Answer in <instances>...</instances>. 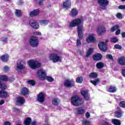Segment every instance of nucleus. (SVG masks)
Wrapping results in <instances>:
<instances>
[{"mask_svg": "<svg viewBox=\"0 0 125 125\" xmlns=\"http://www.w3.org/2000/svg\"><path fill=\"white\" fill-rule=\"evenodd\" d=\"M122 38H125V32H123V33H122Z\"/></svg>", "mask_w": 125, "mask_h": 125, "instance_id": "nucleus-63", "label": "nucleus"}, {"mask_svg": "<svg viewBox=\"0 0 125 125\" xmlns=\"http://www.w3.org/2000/svg\"><path fill=\"white\" fill-rule=\"evenodd\" d=\"M27 64L30 68H32V60H29L27 61Z\"/></svg>", "mask_w": 125, "mask_h": 125, "instance_id": "nucleus-47", "label": "nucleus"}, {"mask_svg": "<svg viewBox=\"0 0 125 125\" xmlns=\"http://www.w3.org/2000/svg\"><path fill=\"white\" fill-rule=\"evenodd\" d=\"M98 3L101 5V9L106 10L107 6L109 4V1L108 0H98Z\"/></svg>", "mask_w": 125, "mask_h": 125, "instance_id": "nucleus-5", "label": "nucleus"}, {"mask_svg": "<svg viewBox=\"0 0 125 125\" xmlns=\"http://www.w3.org/2000/svg\"><path fill=\"white\" fill-rule=\"evenodd\" d=\"M27 83H28V84H30V85H32V80H28L27 81Z\"/></svg>", "mask_w": 125, "mask_h": 125, "instance_id": "nucleus-58", "label": "nucleus"}, {"mask_svg": "<svg viewBox=\"0 0 125 125\" xmlns=\"http://www.w3.org/2000/svg\"><path fill=\"white\" fill-rule=\"evenodd\" d=\"M7 76L4 75L0 76V88L1 89H6L7 88V86L4 83H3V81H7Z\"/></svg>", "mask_w": 125, "mask_h": 125, "instance_id": "nucleus-6", "label": "nucleus"}, {"mask_svg": "<svg viewBox=\"0 0 125 125\" xmlns=\"http://www.w3.org/2000/svg\"><path fill=\"white\" fill-rule=\"evenodd\" d=\"M86 42L87 43H90L91 42H96V38H95V34H92L88 35L86 39Z\"/></svg>", "mask_w": 125, "mask_h": 125, "instance_id": "nucleus-10", "label": "nucleus"}, {"mask_svg": "<svg viewBox=\"0 0 125 125\" xmlns=\"http://www.w3.org/2000/svg\"><path fill=\"white\" fill-rule=\"evenodd\" d=\"M98 47L101 51L105 52L107 50V47H106V42H101L98 44Z\"/></svg>", "mask_w": 125, "mask_h": 125, "instance_id": "nucleus-14", "label": "nucleus"}, {"mask_svg": "<svg viewBox=\"0 0 125 125\" xmlns=\"http://www.w3.org/2000/svg\"><path fill=\"white\" fill-rule=\"evenodd\" d=\"M85 117L87 119H89V118H90V114H89V112H86L85 114Z\"/></svg>", "mask_w": 125, "mask_h": 125, "instance_id": "nucleus-55", "label": "nucleus"}, {"mask_svg": "<svg viewBox=\"0 0 125 125\" xmlns=\"http://www.w3.org/2000/svg\"><path fill=\"white\" fill-rule=\"evenodd\" d=\"M7 96V93L4 91V89H2V90L0 91V97H2V98H5Z\"/></svg>", "mask_w": 125, "mask_h": 125, "instance_id": "nucleus-29", "label": "nucleus"}, {"mask_svg": "<svg viewBox=\"0 0 125 125\" xmlns=\"http://www.w3.org/2000/svg\"><path fill=\"white\" fill-rule=\"evenodd\" d=\"M15 14L17 17H21V11L20 10H16Z\"/></svg>", "mask_w": 125, "mask_h": 125, "instance_id": "nucleus-39", "label": "nucleus"}, {"mask_svg": "<svg viewBox=\"0 0 125 125\" xmlns=\"http://www.w3.org/2000/svg\"><path fill=\"white\" fill-rule=\"evenodd\" d=\"M4 104V100H1L0 101V105H2V104Z\"/></svg>", "mask_w": 125, "mask_h": 125, "instance_id": "nucleus-61", "label": "nucleus"}, {"mask_svg": "<svg viewBox=\"0 0 125 125\" xmlns=\"http://www.w3.org/2000/svg\"><path fill=\"white\" fill-rule=\"evenodd\" d=\"M2 42H7V38L6 37H2L1 39Z\"/></svg>", "mask_w": 125, "mask_h": 125, "instance_id": "nucleus-51", "label": "nucleus"}, {"mask_svg": "<svg viewBox=\"0 0 125 125\" xmlns=\"http://www.w3.org/2000/svg\"><path fill=\"white\" fill-rule=\"evenodd\" d=\"M31 121H32V119L31 118H27L24 121V125H29L30 124H31Z\"/></svg>", "mask_w": 125, "mask_h": 125, "instance_id": "nucleus-38", "label": "nucleus"}, {"mask_svg": "<svg viewBox=\"0 0 125 125\" xmlns=\"http://www.w3.org/2000/svg\"><path fill=\"white\" fill-rule=\"evenodd\" d=\"M36 100L39 103H43L45 100V94L43 92H40L37 95Z\"/></svg>", "mask_w": 125, "mask_h": 125, "instance_id": "nucleus-9", "label": "nucleus"}, {"mask_svg": "<svg viewBox=\"0 0 125 125\" xmlns=\"http://www.w3.org/2000/svg\"><path fill=\"white\" fill-rule=\"evenodd\" d=\"M40 43L39 38L36 36H32V47H38Z\"/></svg>", "mask_w": 125, "mask_h": 125, "instance_id": "nucleus-11", "label": "nucleus"}, {"mask_svg": "<svg viewBox=\"0 0 125 125\" xmlns=\"http://www.w3.org/2000/svg\"><path fill=\"white\" fill-rule=\"evenodd\" d=\"M29 93V90L26 87L21 88V94L22 95H27Z\"/></svg>", "mask_w": 125, "mask_h": 125, "instance_id": "nucleus-32", "label": "nucleus"}, {"mask_svg": "<svg viewBox=\"0 0 125 125\" xmlns=\"http://www.w3.org/2000/svg\"><path fill=\"white\" fill-rule=\"evenodd\" d=\"M48 21L45 20L40 21V22L41 24H44V25H47V24H48Z\"/></svg>", "mask_w": 125, "mask_h": 125, "instance_id": "nucleus-42", "label": "nucleus"}, {"mask_svg": "<svg viewBox=\"0 0 125 125\" xmlns=\"http://www.w3.org/2000/svg\"><path fill=\"white\" fill-rule=\"evenodd\" d=\"M62 7L66 10H69V8H71V0H65V1H63Z\"/></svg>", "mask_w": 125, "mask_h": 125, "instance_id": "nucleus-13", "label": "nucleus"}, {"mask_svg": "<svg viewBox=\"0 0 125 125\" xmlns=\"http://www.w3.org/2000/svg\"><path fill=\"white\" fill-rule=\"evenodd\" d=\"M93 52V48H89L88 51L86 53L85 56L87 58H88L90 55Z\"/></svg>", "mask_w": 125, "mask_h": 125, "instance_id": "nucleus-31", "label": "nucleus"}, {"mask_svg": "<svg viewBox=\"0 0 125 125\" xmlns=\"http://www.w3.org/2000/svg\"><path fill=\"white\" fill-rule=\"evenodd\" d=\"M45 0H40L39 4V5H43V1H45Z\"/></svg>", "mask_w": 125, "mask_h": 125, "instance_id": "nucleus-52", "label": "nucleus"}, {"mask_svg": "<svg viewBox=\"0 0 125 125\" xmlns=\"http://www.w3.org/2000/svg\"><path fill=\"white\" fill-rule=\"evenodd\" d=\"M36 84V82L34 80H32V86H34Z\"/></svg>", "mask_w": 125, "mask_h": 125, "instance_id": "nucleus-56", "label": "nucleus"}, {"mask_svg": "<svg viewBox=\"0 0 125 125\" xmlns=\"http://www.w3.org/2000/svg\"><path fill=\"white\" fill-rule=\"evenodd\" d=\"M8 70H9V67H8V66H5L4 67V72H7V71H8Z\"/></svg>", "mask_w": 125, "mask_h": 125, "instance_id": "nucleus-53", "label": "nucleus"}, {"mask_svg": "<svg viewBox=\"0 0 125 125\" xmlns=\"http://www.w3.org/2000/svg\"><path fill=\"white\" fill-rule=\"evenodd\" d=\"M97 69H100L104 68V63L102 62H100L96 64Z\"/></svg>", "mask_w": 125, "mask_h": 125, "instance_id": "nucleus-25", "label": "nucleus"}, {"mask_svg": "<svg viewBox=\"0 0 125 125\" xmlns=\"http://www.w3.org/2000/svg\"><path fill=\"white\" fill-rule=\"evenodd\" d=\"M119 40L117 38H112L110 39V42H113V43H116L118 42Z\"/></svg>", "mask_w": 125, "mask_h": 125, "instance_id": "nucleus-40", "label": "nucleus"}, {"mask_svg": "<svg viewBox=\"0 0 125 125\" xmlns=\"http://www.w3.org/2000/svg\"><path fill=\"white\" fill-rule=\"evenodd\" d=\"M103 56L101 53H97L96 54L93 55V59L94 61H100L102 60Z\"/></svg>", "mask_w": 125, "mask_h": 125, "instance_id": "nucleus-19", "label": "nucleus"}, {"mask_svg": "<svg viewBox=\"0 0 125 125\" xmlns=\"http://www.w3.org/2000/svg\"><path fill=\"white\" fill-rule=\"evenodd\" d=\"M118 29H120V25L115 24L110 28V32L113 33L115 31H117Z\"/></svg>", "mask_w": 125, "mask_h": 125, "instance_id": "nucleus-30", "label": "nucleus"}, {"mask_svg": "<svg viewBox=\"0 0 125 125\" xmlns=\"http://www.w3.org/2000/svg\"><path fill=\"white\" fill-rule=\"evenodd\" d=\"M52 103L55 106H58V104H60V100L57 98L53 99Z\"/></svg>", "mask_w": 125, "mask_h": 125, "instance_id": "nucleus-26", "label": "nucleus"}, {"mask_svg": "<svg viewBox=\"0 0 125 125\" xmlns=\"http://www.w3.org/2000/svg\"><path fill=\"white\" fill-rule=\"evenodd\" d=\"M14 111H16V112H19L20 110L19 108H14Z\"/></svg>", "mask_w": 125, "mask_h": 125, "instance_id": "nucleus-64", "label": "nucleus"}, {"mask_svg": "<svg viewBox=\"0 0 125 125\" xmlns=\"http://www.w3.org/2000/svg\"><path fill=\"white\" fill-rule=\"evenodd\" d=\"M106 58L109 60H114L113 58V56L111 54H107L106 55Z\"/></svg>", "mask_w": 125, "mask_h": 125, "instance_id": "nucleus-43", "label": "nucleus"}, {"mask_svg": "<svg viewBox=\"0 0 125 125\" xmlns=\"http://www.w3.org/2000/svg\"><path fill=\"white\" fill-rule=\"evenodd\" d=\"M116 17L118 19H122L123 18V15H122V13H118L116 14Z\"/></svg>", "mask_w": 125, "mask_h": 125, "instance_id": "nucleus-44", "label": "nucleus"}, {"mask_svg": "<svg viewBox=\"0 0 125 125\" xmlns=\"http://www.w3.org/2000/svg\"><path fill=\"white\" fill-rule=\"evenodd\" d=\"M102 125H110V124H109V123H108L107 122H105Z\"/></svg>", "mask_w": 125, "mask_h": 125, "instance_id": "nucleus-60", "label": "nucleus"}, {"mask_svg": "<svg viewBox=\"0 0 125 125\" xmlns=\"http://www.w3.org/2000/svg\"><path fill=\"white\" fill-rule=\"evenodd\" d=\"M50 60H52L53 63H56L57 62H61V59L60 57L58 56V54L52 53L51 54L49 57Z\"/></svg>", "mask_w": 125, "mask_h": 125, "instance_id": "nucleus-7", "label": "nucleus"}, {"mask_svg": "<svg viewBox=\"0 0 125 125\" xmlns=\"http://www.w3.org/2000/svg\"><path fill=\"white\" fill-rule=\"evenodd\" d=\"M8 55L4 54L0 57V59L2 61H3V62H6V61L8 60Z\"/></svg>", "mask_w": 125, "mask_h": 125, "instance_id": "nucleus-34", "label": "nucleus"}, {"mask_svg": "<svg viewBox=\"0 0 125 125\" xmlns=\"http://www.w3.org/2000/svg\"><path fill=\"white\" fill-rule=\"evenodd\" d=\"M40 9H37L36 10H34L32 11V16H34V17H36L40 14Z\"/></svg>", "mask_w": 125, "mask_h": 125, "instance_id": "nucleus-27", "label": "nucleus"}, {"mask_svg": "<svg viewBox=\"0 0 125 125\" xmlns=\"http://www.w3.org/2000/svg\"><path fill=\"white\" fill-rule=\"evenodd\" d=\"M63 85H64L65 87H74L76 86L75 80H74V79H66L64 81Z\"/></svg>", "mask_w": 125, "mask_h": 125, "instance_id": "nucleus-4", "label": "nucleus"}, {"mask_svg": "<svg viewBox=\"0 0 125 125\" xmlns=\"http://www.w3.org/2000/svg\"><path fill=\"white\" fill-rule=\"evenodd\" d=\"M111 123L114 125H121L122 123H121V120L117 119H113L111 121Z\"/></svg>", "mask_w": 125, "mask_h": 125, "instance_id": "nucleus-24", "label": "nucleus"}, {"mask_svg": "<svg viewBox=\"0 0 125 125\" xmlns=\"http://www.w3.org/2000/svg\"><path fill=\"white\" fill-rule=\"evenodd\" d=\"M97 33L99 36H103L106 33V28L104 26L98 27Z\"/></svg>", "mask_w": 125, "mask_h": 125, "instance_id": "nucleus-15", "label": "nucleus"}, {"mask_svg": "<svg viewBox=\"0 0 125 125\" xmlns=\"http://www.w3.org/2000/svg\"><path fill=\"white\" fill-rule=\"evenodd\" d=\"M32 125H38V124H37V122L33 121L32 122Z\"/></svg>", "mask_w": 125, "mask_h": 125, "instance_id": "nucleus-62", "label": "nucleus"}, {"mask_svg": "<svg viewBox=\"0 0 125 125\" xmlns=\"http://www.w3.org/2000/svg\"><path fill=\"white\" fill-rule=\"evenodd\" d=\"M36 76L40 81H45V77L47 76L46 71L43 69H40L37 71Z\"/></svg>", "mask_w": 125, "mask_h": 125, "instance_id": "nucleus-3", "label": "nucleus"}, {"mask_svg": "<svg viewBox=\"0 0 125 125\" xmlns=\"http://www.w3.org/2000/svg\"><path fill=\"white\" fill-rule=\"evenodd\" d=\"M81 94L83 97L86 101H89L90 99V94L86 90H82L81 91Z\"/></svg>", "mask_w": 125, "mask_h": 125, "instance_id": "nucleus-12", "label": "nucleus"}, {"mask_svg": "<svg viewBox=\"0 0 125 125\" xmlns=\"http://www.w3.org/2000/svg\"><path fill=\"white\" fill-rule=\"evenodd\" d=\"M77 27V34L79 39L77 40L76 46L82 45V41L83 39V19L81 18L75 19L69 23L68 27L70 28Z\"/></svg>", "mask_w": 125, "mask_h": 125, "instance_id": "nucleus-1", "label": "nucleus"}, {"mask_svg": "<svg viewBox=\"0 0 125 125\" xmlns=\"http://www.w3.org/2000/svg\"><path fill=\"white\" fill-rule=\"evenodd\" d=\"M70 101L72 105L76 107L81 106V105H83L84 103L83 98L77 95H73L71 97Z\"/></svg>", "mask_w": 125, "mask_h": 125, "instance_id": "nucleus-2", "label": "nucleus"}, {"mask_svg": "<svg viewBox=\"0 0 125 125\" xmlns=\"http://www.w3.org/2000/svg\"><path fill=\"white\" fill-rule=\"evenodd\" d=\"M4 125H11V124L9 122H6L4 123Z\"/></svg>", "mask_w": 125, "mask_h": 125, "instance_id": "nucleus-57", "label": "nucleus"}, {"mask_svg": "<svg viewBox=\"0 0 125 125\" xmlns=\"http://www.w3.org/2000/svg\"><path fill=\"white\" fill-rule=\"evenodd\" d=\"M90 83H92L93 85L96 86V85H97V84L100 83V80L99 79H96L95 80H91Z\"/></svg>", "mask_w": 125, "mask_h": 125, "instance_id": "nucleus-33", "label": "nucleus"}, {"mask_svg": "<svg viewBox=\"0 0 125 125\" xmlns=\"http://www.w3.org/2000/svg\"><path fill=\"white\" fill-rule=\"evenodd\" d=\"M32 27L34 30H39V29H40V24L37 20H33L32 22Z\"/></svg>", "mask_w": 125, "mask_h": 125, "instance_id": "nucleus-20", "label": "nucleus"}, {"mask_svg": "<svg viewBox=\"0 0 125 125\" xmlns=\"http://www.w3.org/2000/svg\"><path fill=\"white\" fill-rule=\"evenodd\" d=\"M120 34H121V29H120V28H118L115 32V35L116 36H119Z\"/></svg>", "mask_w": 125, "mask_h": 125, "instance_id": "nucleus-48", "label": "nucleus"}, {"mask_svg": "<svg viewBox=\"0 0 125 125\" xmlns=\"http://www.w3.org/2000/svg\"><path fill=\"white\" fill-rule=\"evenodd\" d=\"M117 109L118 110L115 111V117L116 118H122L123 114H124V111H122V109L119 106H117Z\"/></svg>", "mask_w": 125, "mask_h": 125, "instance_id": "nucleus-17", "label": "nucleus"}, {"mask_svg": "<svg viewBox=\"0 0 125 125\" xmlns=\"http://www.w3.org/2000/svg\"><path fill=\"white\" fill-rule=\"evenodd\" d=\"M14 78H11L9 79V82L11 83H13V82H14Z\"/></svg>", "mask_w": 125, "mask_h": 125, "instance_id": "nucleus-59", "label": "nucleus"}, {"mask_svg": "<svg viewBox=\"0 0 125 125\" xmlns=\"http://www.w3.org/2000/svg\"><path fill=\"white\" fill-rule=\"evenodd\" d=\"M98 77V74L96 72H91L89 75L90 79H96Z\"/></svg>", "mask_w": 125, "mask_h": 125, "instance_id": "nucleus-28", "label": "nucleus"}, {"mask_svg": "<svg viewBox=\"0 0 125 125\" xmlns=\"http://www.w3.org/2000/svg\"><path fill=\"white\" fill-rule=\"evenodd\" d=\"M108 91L111 93H114V92L117 91V89L114 86L110 85L108 88Z\"/></svg>", "mask_w": 125, "mask_h": 125, "instance_id": "nucleus-35", "label": "nucleus"}, {"mask_svg": "<svg viewBox=\"0 0 125 125\" xmlns=\"http://www.w3.org/2000/svg\"><path fill=\"white\" fill-rule=\"evenodd\" d=\"M25 69V61H23L21 60H19L18 61L17 63V71H21V70H23Z\"/></svg>", "mask_w": 125, "mask_h": 125, "instance_id": "nucleus-8", "label": "nucleus"}, {"mask_svg": "<svg viewBox=\"0 0 125 125\" xmlns=\"http://www.w3.org/2000/svg\"><path fill=\"white\" fill-rule=\"evenodd\" d=\"M121 74L123 77H124V78H125V69H122Z\"/></svg>", "mask_w": 125, "mask_h": 125, "instance_id": "nucleus-50", "label": "nucleus"}, {"mask_svg": "<svg viewBox=\"0 0 125 125\" xmlns=\"http://www.w3.org/2000/svg\"><path fill=\"white\" fill-rule=\"evenodd\" d=\"M76 110L78 115H83L85 112V109L82 107H77Z\"/></svg>", "mask_w": 125, "mask_h": 125, "instance_id": "nucleus-23", "label": "nucleus"}, {"mask_svg": "<svg viewBox=\"0 0 125 125\" xmlns=\"http://www.w3.org/2000/svg\"><path fill=\"white\" fill-rule=\"evenodd\" d=\"M83 124L84 125H89V121L85 120L83 122Z\"/></svg>", "mask_w": 125, "mask_h": 125, "instance_id": "nucleus-54", "label": "nucleus"}, {"mask_svg": "<svg viewBox=\"0 0 125 125\" xmlns=\"http://www.w3.org/2000/svg\"><path fill=\"white\" fill-rule=\"evenodd\" d=\"M33 35H34L35 36H40L41 37V36H42V33H41L40 32H33Z\"/></svg>", "mask_w": 125, "mask_h": 125, "instance_id": "nucleus-45", "label": "nucleus"}, {"mask_svg": "<svg viewBox=\"0 0 125 125\" xmlns=\"http://www.w3.org/2000/svg\"><path fill=\"white\" fill-rule=\"evenodd\" d=\"M78 14H79V11L76 8H72L69 12L70 17L72 18L78 16Z\"/></svg>", "mask_w": 125, "mask_h": 125, "instance_id": "nucleus-18", "label": "nucleus"}, {"mask_svg": "<svg viewBox=\"0 0 125 125\" xmlns=\"http://www.w3.org/2000/svg\"><path fill=\"white\" fill-rule=\"evenodd\" d=\"M114 47L116 48V49H122V48H123V47L119 44L115 45Z\"/></svg>", "mask_w": 125, "mask_h": 125, "instance_id": "nucleus-46", "label": "nucleus"}, {"mask_svg": "<svg viewBox=\"0 0 125 125\" xmlns=\"http://www.w3.org/2000/svg\"><path fill=\"white\" fill-rule=\"evenodd\" d=\"M42 66V63L39 62H36L35 60H32V69L34 70L36 69H39Z\"/></svg>", "mask_w": 125, "mask_h": 125, "instance_id": "nucleus-16", "label": "nucleus"}, {"mask_svg": "<svg viewBox=\"0 0 125 125\" xmlns=\"http://www.w3.org/2000/svg\"><path fill=\"white\" fill-rule=\"evenodd\" d=\"M83 79L82 76L77 77L76 80V82L77 83H83Z\"/></svg>", "mask_w": 125, "mask_h": 125, "instance_id": "nucleus-37", "label": "nucleus"}, {"mask_svg": "<svg viewBox=\"0 0 125 125\" xmlns=\"http://www.w3.org/2000/svg\"><path fill=\"white\" fill-rule=\"evenodd\" d=\"M118 8L119 9L125 10V5H120L118 7Z\"/></svg>", "mask_w": 125, "mask_h": 125, "instance_id": "nucleus-49", "label": "nucleus"}, {"mask_svg": "<svg viewBox=\"0 0 125 125\" xmlns=\"http://www.w3.org/2000/svg\"><path fill=\"white\" fill-rule=\"evenodd\" d=\"M119 106L121 107V108H125V102L121 101L119 103Z\"/></svg>", "mask_w": 125, "mask_h": 125, "instance_id": "nucleus-41", "label": "nucleus"}, {"mask_svg": "<svg viewBox=\"0 0 125 125\" xmlns=\"http://www.w3.org/2000/svg\"><path fill=\"white\" fill-rule=\"evenodd\" d=\"M118 64L121 66H125V57L122 56L117 59Z\"/></svg>", "mask_w": 125, "mask_h": 125, "instance_id": "nucleus-22", "label": "nucleus"}, {"mask_svg": "<svg viewBox=\"0 0 125 125\" xmlns=\"http://www.w3.org/2000/svg\"><path fill=\"white\" fill-rule=\"evenodd\" d=\"M45 80H46V81H47V82L49 83H52V82H54V78L50 76H47V75H46L45 77Z\"/></svg>", "mask_w": 125, "mask_h": 125, "instance_id": "nucleus-36", "label": "nucleus"}, {"mask_svg": "<svg viewBox=\"0 0 125 125\" xmlns=\"http://www.w3.org/2000/svg\"><path fill=\"white\" fill-rule=\"evenodd\" d=\"M25 103V99L22 97H20L17 98L16 101V104L18 105H22Z\"/></svg>", "mask_w": 125, "mask_h": 125, "instance_id": "nucleus-21", "label": "nucleus"}]
</instances>
